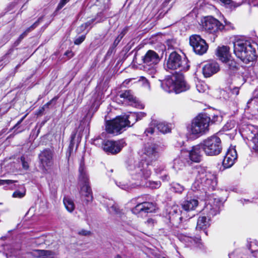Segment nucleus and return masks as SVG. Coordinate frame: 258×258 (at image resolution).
Returning a JSON list of instances; mask_svg holds the SVG:
<instances>
[{
    "instance_id": "nucleus-1",
    "label": "nucleus",
    "mask_w": 258,
    "mask_h": 258,
    "mask_svg": "<svg viewBox=\"0 0 258 258\" xmlns=\"http://www.w3.org/2000/svg\"><path fill=\"white\" fill-rule=\"evenodd\" d=\"M256 44L248 40L239 39L233 43L234 52L243 62L253 61L256 58Z\"/></svg>"
},
{
    "instance_id": "nucleus-2",
    "label": "nucleus",
    "mask_w": 258,
    "mask_h": 258,
    "mask_svg": "<svg viewBox=\"0 0 258 258\" xmlns=\"http://www.w3.org/2000/svg\"><path fill=\"white\" fill-rule=\"evenodd\" d=\"M160 82L161 87L168 93L175 92L176 93H179L190 88L189 85L184 80L182 74H173L171 77L161 81Z\"/></svg>"
},
{
    "instance_id": "nucleus-3",
    "label": "nucleus",
    "mask_w": 258,
    "mask_h": 258,
    "mask_svg": "<svg viewBox=\"0 0 258 258\" xmlns=\"http://www.w3.org/2000/svg\"><path fill=\"white\" fill-rule=\"evenodd\" d=\"M153 164L144 160L136 162L133 165H130L128 169L131 172L133 179L136 180V185L144 184L151 174V167Z\"/></svg>"
},
{
    "instance_id": "nucleus-4",
    "label": "nucleus",
    "mask_w": 258,
    "mask_h": 258,
    "mask_svg": "<svg viewBox=\"0 0 258 258\" xmlns=\"http://www.w3.org/2000/svg\"><path fill=\"white\" fill-rule=\"evenodd\" d=\"M198 204V201L195 199L184 201L181 204L184 212L180 210L178 206L173 205L169 212V219L170 223L175 226H178L183 218V215H184L185 212L194 211Z\"/></svg>"
},
{
    "instance_id": "nucleus-5",
    "label": "nucleus",
    "mask_w": 258,
    "mask_h": 258,
    "mask_svg": "<svg viewBox=\"0 0 258 258\" xmlns=\"http://www.w3.org/2000/svg\"><path fill=\"white\" fill-rule=\"evenodd\" d=\"M137 116L136 112L131 113L123 116H118L106 122V130L109 134L117 135L124 127L132 126L137 121Z\"/></svg>"
},
{
    "instance_id": "nucleus-6",
    "label": "nucleus",
    "mask_w": 258,
    "mask_h": 258,
    "mask_svg": "<svg viewBox=\"0 0 258 258\" xmlns=\"http://www.w3.org/2000/svg\"><path fill=\"white\" fill-rule=\"evenodd\" d=\"M222 206L221 201L219 198L211 199L209 200L204 211L207 213L208 217L206 216L199 217L197 221V229H205L210 225V218L218 214Z\"/></svg>"
},
{
    "instance_id": "nucleus-7",
    "label": "nucleus",
    "mask_w": 258,
    "mask_h": 258,
    "mask_svg": "<svg viewBox=\"0 0 258 258\" xmlns=\"http://www.w3.org/2000/svg\"><path fill=\"white\" fill-rule=\"evenodd\" d=\"M211 118L207 114H199L187 127L188 134L194 137H199L208 132Z\"/></svg>"
},
{
    "instance_id": "nucleus-8",
    "label": "nucleus",
    "mask_w": 258,
    "mask_h": 258,
    "mask_svg": "<svg viewBox=\"0 0 258 258\" xmlns=\"http://www.w3.org/2000/svg\"><path fill=\"white\" fill-rule=\"evenodd\" d=\"M164 68L168 71H187L189 68L188 59L185 56L182 57L177 52L174 51L170 54L164 64Z\"/></svg>"
},
{
    "instance_id": "nucleus-9",
    "label": "nucleus",
    "mask_w": 258,
    "mask_h": 258,
    "mask_svg": "<svg viewBox=\"0 0 258 258\" xmlns=\"http://www.w3.org/2000/svg\"><path fill=\"white\" fill-rule=\"evenodd\" d=\"M203 151L207 156H214L220 154L222 150V145L220 138L213 135L201 142Z\"/></svg>"
},
{
    "instance_id": "nucleus-10",
    "label": "nucleus",
    "mask_w": 258,
    "mask_h": 258,
    "mask_svg": "<svg viewBox=\"0 0 258 258\" xmlns=\"http://www.w3.org/2000/svg\"><path fill=\"white\" fill-rule=\"evenodd\" d=\"M196 180L204 189L213 190L217 185L216 176L204 168L199 169Z\"/></svg>"
},
{
    "instance_id": "nucleus-11",
    "label": "nucleus",
    "mask_w": 258,
    "mask_h": 258,
    "mask_svg": "<svg viewBox=\"0 0 258 258\" xmlns=\"http://www.w3.org/2000/svg\"><path fill=\"white\" fill-rule=\"evenodd\" d=\"M202 23L203 28L210 33L216 34L224 29V25L212 16L204 17Z\"/></svg>"
},
{
    "instance_id": "nucleus-12",
    "label": "nucleus",
    "mask_w": 258,
    "mask_h": 258,
    "mask_svg": "<svg viewBox=\"0 0 258 258\" xmlns=\"http://www.w3.org/2000/svg\"><path fill=\"white\" fill-rule=\"evenodd\" d=\"M142 151L146 156L144 160L153 164L159 157L160 147L156 144L147 143L144 145Z\"/></svg>"
},
{
    "instance_id": "nucleus-13",
    "label": "nucleus",
    "mask_w": 258,
    "mask_h": 258,
    "mask_svg": "<svg viewBox=\"0 0 258 258\" xmlns=\"http://www.w3.org/2000/svg\"><path fill=\"white\" fill-rule=\"evenodd\" d=\"M189 43L195 52L199 55L205 53L208 49L206 41L198 35H191L189 38Z\"/></svg>"
},
{
    "instance_id": "nucleus-14",
    "label": "nucleus",
    "mask_w": 258,
    "mask_h": 258,
    "mask_svg": "<svg viewBox=\"0 0 258 258\" xmlns=\"http://www.w3.org/2000/svg\"><path fill=\"white\" fill-rule=\"evenodd\" d=\"M200 143L194 146L187 151H182L190 164L191 162L200 163L203 159V147Z\"/></svg>"
},
{
    "instance_id": "nucleus-15",
    "label": "nucleus",
    "mask_w": 258,
    "mask_h": 258,
    "mask_svg": "<svg viewBox=\"0 0 258 258\" xmlns=\"http://www.w3.org/2000/svg\"><path fill=\"white\" fill-rule=\"evenodd\" d=\"M125 143L122 140H107L102 144L103 150L107 154L114 155L118 153L124 146Z\"/></svg>"
},
{
    "instance_id": "nucleus-16",
    "label": "nucleus",
    "mask_w": 258,
    "mask_h": 258,
    "mask_svg": "<svg viewBox=\"0 0 258 258\" xmlns=\"http://www.w3.org/2000/svg\"><path fill=\"white\" fill-rule=\"evenodd\" d=\"M155 210L154 205L152 203L144 202L140 203L132 209L133 214L138 216H146L149 213H151Z\"/></svg>"
},
{
    "instance_id": "nucleus-17",
    "label": "nucleus",
    "mask_w": 258,
    "mask_h": 258,
    "mask_svg": "<svg viewBox=\"0 0 258 258\" xmlns=\"http://www.w3.org/2000/svg\"><path fill=\"white\" fill-rule=\"evenodd\" d=\"M53 152L50 149H45L39 155L40 163L43 168L46 169L53 164Z\"/></svg>"
},
{
    "instance_id": "nucleus-18",
    "label": "nucleus",
    "mask_w": 258,
    "mask_h": 258,
    "mask_svg": "<svg viewBox=\"0 0 258 258\" xmlns=\"http://www.w3.org/2000/svg\"><path fill=\"white\" fill-rule=\"evenodd\" d=\"M220 70L218 63L216 61H210L204 64L202 72L206 78H208L217 73Z\"/></svg>"
},
{
    "instance_id": "nucleus-19",
    "label": "nucleus",
    "mask_w": 258,
    "mask_h": 258,
    "mask_svg": "<svg viewBox=\"0 0 258 258\" xmlns=\"http://www.w3.org/2000/svg\"><path fill=\"white\" fill-rule=\"evenodd\" d=\"M237 157V152L235 149H228L223 160V166L226 168L231 167L234 164Z\"/></svg>"
},
{
    "instance_id": "nucleus-20",
    "label": "nucleus",
    "mask_w": 258,
    "mask_h": 258,
    "mask_svg": "<svg viewBox=\"0 0 258 258\" xmlns=\"http://www.w3.org/2000/svg\"><path fill=\"white\" fill-rule=\"evenodd\" d=\"M159 55L153 50H148L143 58V62L149 66H154L160 61Z\"/></svg>"
},
{
    "instance_id": "nucleus-21",
    "label": "nucleus",
    "mask_w": 258,
    "mask_h": 258,
    "mask_svg": "<svg viewBox=\"0 0 258 258\" xmlns=\"http://www.w3.org/2000/svg\"><path fill=\"white\" fill-rule=\"evenodd\" d=\"M246 138L252 144V149L258 152V130L252 126L248 127Z\"/></svg>"
},
{
    "instance_id": "nucleus-22",
    "label": "nucleus",
    "mask_w": 258,
    "mask_h": 258,
    "mask_svg": "<svg viewBox=\"0 0 258 258\" xmlns=\"http://www.w3.org/2000/svg\"><path fill=\"white\" fill-rule=\"evenodd\" d=\"M119 97L123 99L124 102H126L129 105L136 107H139L140 105L138 100L132 93L130 90H125L119 94Z\"/></svg>"
},
{
    "instance_id": "nucleus-23",
    "label": "nucleus",
    "mask_w": 258,
    "mask_h": 258,
    "mask_svg": "<svg viewBox=\"0 0 258 258\" xmlns=\"http://www.w3.org/2000/svg\"><path fill=\"white\" fill-rule=\"evenodd\" d=\"M81 199L82 202L88 204L93 200L91 188L89 184H84L80 190Z\"/></svg>"
},
{
    "instance_id": "nucleus-24",
    "label": "nucleus",
    "mask_w": 258,
    "mask_h": 258,
    "mask_svg": "<svg viewBox=\"0 0 258 258\" xmlns=\"http://www.w3.org/2000/svg\"><path fill=\"white\" fill-rule=\"evenodd\" d=\"M186 164H190L182 151L180 155L173 160V168L176 171L182 169Z\"/></svg>"
},
{
    "instance_id": "nucleus-25",
    "label": "nucleus",
    "mask_w": 258,
    "mask_h": 258,
    "mask_svg": "<svg viewBox=\"0 0 258 258\" xmlns=\"http://www.w3.org/2000/svg\"><path fill=\"white\" fill-rule=\"evenodd\" d=\"M151 125L156 126L158 130L163 134L170 133L171 130V125L164 121L153 120L151 122Z\"/></svg>"
},
{
    "instance_id": "nucleus-26",
    "label": "nucleus",
    "mask_w": 258,
    "mask_h": 258,
    "mask_svg": "<svg viewBox=\"0 0 258 258\" xmlns=\"http://www.w3.org/2000/svg\"><path fill=\"white\" fill-rule=\"evenodd\" d=\"M223 62L226 71L230 75L235 73L238 69V64L231 57Z\"/></svg>"
},
{
    "instance_id": "nucleus-27",
    "label": "nucleus",
    "mask_w": 258,
    "mask_h": 258,
    "mask_svg": "<svg viewBox=\"0 0 258 258\" xmlns=\"http://www.w3.org/2000/svg\"><path fill=\"white\" fill-rule=\"evenodd\" d=\"M217 54L219 59L222 61H225L231 57L229 54V48L226 46L219 47L217 49Z\"/></svg>"
},
{
    "instance_id": "nucleus-28",
    "label": "nucleus",
    "mask_w": 258,
    "mask_h": 258,
    "mask_svg": "<svg viewBox=\"0 0 258 258\" xmlns=\"http://www.w3.org/2000/svg\"><path fill=\"white\" fill-rule=\"evenodd\" d=\"M108 210L110 213L118 215L121 218L124 222L123 226L124 225L129 224L128 222H126L124 221V220L126 219V216L124 215L122 210H120L117 205L116 204L112 205L110 207L108 208Z\"/></svg>"
},
{
    "instance_id": "nucleus-29",
    "label": "nucleus",
    "mask_w": 258,
    "mask_h": 258,
    "mask_svg": "<svg viewBox=\"0 0 258 258\" xmlns=\"http://www.w3.org/2000/svg\"><path fill=\"white\" fill-rule=\"evenodd\" d=\"M32 254L34 257L39 258L52 257L54 253L49 250L37 249L33 251Z\"/></svg>"
},
{
    "instance_id": "nucleus-30",
    "label": "nucleus",
    "mask_w": 258,
    "mask_h": 258,
    "mask_svg": "<svg viewBox=\"0 0 258 258\" xmlns=\"http://www.w3.org/2000/svg\"><path fill=\"white\" fill-rule=\"evenodd\" d=\"M79 178L80 182L84 184H88V176L85 170L84 163L81 161L79 169Z\"/></svg>"
},
{
    "instance_id": "nucleus-31",
    "label": "nucleus",
    "mask_w": 258,
    "mask_h": 258,
    "mask_svg": "<svg viewBox=\"0 0 258 258\" xmlns=\"http://www.w3.org/2000/svg\"><path fill=\"white\" fill-rule=\"evenodd\" d=\"M248 250L254 257H258V242L255 241H251L248 246Z\"/></svg>"
},
{
    "instance_id": "nucleus-32",
    "label": "nucleus",
    "mask_w": 258,
    "mask_h": 258,
    "mask_svg": "<svg viewBox=\"0 0 258 258\" xmlns=\"http://www.w3.org/2000/svg\"><path fill=\"white\" fill-rule=\"evenodd\" d=\"M42 17H41L38 19V20L35 22L32 25L29 27L25 32H24L19 37L18 40L21 41L31 31L36 28L39 23L42 21Z\"/></svg>"
},
{
    "instance_id": "nucleus-33",
    "label": "nucleus",
    "mask_w": 258,
    "mask_h": 258,
    "mask_svg": "<svg viewBox=\"0 0 258 258\" xmlns=\"http://www.w3.org/2000/svg\"><path fill=\"white\" fill-rule=\"evenodd\" d=\"M63 204L66 209L69 212H72L75 209V205L73 201L69 198L64 197Z\"/></svg>"
},
{
    "instance_id": "nucleus-34",
    "label": "nucleus",
    "mask_w": 258,
    "mask_h": 258,
    "mask_svg": "<svg viewBox=\"0 0 258 258\" xmlns=\"http://www.w3.org/2000/svg\"><path fill=\"white\" fill-rule=\"evenodd\" d=\"M178 238L180 241L185 242L187 245H190L195 242L194 237L182 234L179 235Z\"/></svg>"
},
{
    "instance_id": "nucleus-35",
    "label": "nucleus",
    "mask_w": 258,
    "mask_h": 258,
    "mask_svg": "<svg viewBox=\"0 0 258 258\" xmlns=\"http://www.w3.org/2000/svg\"><path fill=\"white\" fill-rule=\"evenodd\" d=\"M219 1H220L223 4H224L226 7L231 9L237 8L240 5L239 4H237L232 0H219Z\"/></svg>"
},
{
    "instance_id": "nucleus-36",
    "label": "nucleus",
    "mask_w": 258,
    "mask_h": 258,
    "mask_svg": "<svg viewBox=\"0 0 258 258\" xmlns=\"http://www.w3.org/2000/svg\"><path fill=\"white\" fill-rule=\"evenodd\" d=\"M171 188L175 192L178 194H181L184 189V187L183 185L176 182H173L171 184Z\"/></svg>"
},
{
    "instance_id": "nucleus-37",
    "label": "nucleus",
    "mask_w": 258,
    "mask_h": 258,
    "mask_svg": "<svg viewBox=\"0 0 258 258\" xmlns=\"http://www.w3.org/2000/svg\"><path fill=\"white\" fill-rule=\"evenodd\" d=\"M26 195V189L25 187L22 186L20 189L17 190L14 192L13 197L15 198H22Z\"/></svg>"
},
{
    "instance_id": "nucleus-38",
    "label": "nucleus",
    "mask_w": 258,
    "mask_h": 258,
    "mask_svg": "<svg viewBox=\"0 0 258 258\" xmlns=\"http://www.w3.org/2000/svg\"><path fill=\"white\" fill-rule=\"evenodd\" d=\"M143 87L146 90L150 91L151 90V86L149 82L145 77H142L139 80Z\"/></svg>"
},
{
    "instance_id": "nucleus-39",
    "label": "nucleus",
    "mask_w": 258,
    "mask_h": 258,
    "mask_svg": "<svg viewBox=\"0 0 258 258\" xmlns=\"http://www.w3.org/2000/svg\"><path fill=\"white\" fill-rule=\"evenodd\" d=\"M126 30L124 29L121 32V33L118 35V36L115 39L113 44V46L114 47H116L118 45V44L119 43V42L122 39L123 37L124 36Z\"/></svg>"
},
{
    "instance_id": "nucleus-40",
    "label": "nucleus",
    "mask_w": 258,
    "mask_h": 258,
    "mask_svg": "<svg viewBox=\"0 0 258 258\" xmlns=\"http://www.w3.org/2000/svg\"><path fill=\"white\" fill-rule=\"evenodd\" d=\"M116 184L120 188L124 189V190H128L131 189V188H132L133 187H134L135 186H137L136 184H135V185H134L133 184H132V186L129 185L127 184L122 183L121 182H119L118 183L116 182Z\"/></svg>"
},
{
    "instance_id": "nucleus-41",
    "label": "nucleus",
    "mask_w": 258,
    "mask_h": 258,
    "mask_svg": "<svg viewBox=\"0 0 258 258\" xmlns=\"http://www.w3.org/2000/svg\"><path fill=\"white\" fill-rule=\"evenodd\" d=\"M229 258H244L241 254V251L239 249H236L233 252L229 254Z\"/></svg>"
},
{
    "instance_id": "nucleus-42",
    "label": "nucleus",
    "mask_w": 258,
    "mask_h": 258,
    "mask_svg": "<svg viewBox=\"0 0 258 258\" xmlns=\"http://www.w3.org/2000/svg\"><path fill=\"white\" fill-rule=\"evenodd\" d=\"M222 116L221 115H214L212 116V118L211 119L210 122L214 123H218L222 121Z\"/></svg>"
},
{
    "instance_id": "nucleus-43",
    "label": "nucleus",
    "mask_w": 258,
    "mask_h": 258,
    "mask_svg": "<svg viewBox=\"0 0 258 258\" xmlns=\"http://www.w3.org/2000/svg\"><path fill=\"white\" fill-rule=\"evenodd\" d=\"M258 103V98H251L250 99L247 103V107L248 108H250V106H251V105H255L256 104H257Z\"/></svg>"
},
{
    "instance_id": "nucleus-44",
    "label": "nucleus",
    "mask_w": 258,
    "mask_h": 258,
    "mask_svg": "<svg viewBox=\"0 0 258 258\" xmlns=\"http://www.w3.org/2000/svg\"><path fill=\"white\" fill-rule=\"evenodd\" d=\"M85 38V35H82L75 39L74 43L76 45H79L84 41Z\"/></svg>"
},
{
    "instance_id": "nucleus-45",
    "label": "nucleus",
    "mask_w": 258,
    "mask_h": 258,
    "mask_svg": "<svg viewBox=\"0 0 258 258\" xmlns=\"http://www.w3.org/2000/svg\"><path fill=\"white\" fill-rule=\"evenodd\" d=\"M154 127L155 126H154V125H151V123L150 124V126L148 128H147L144 132L146 136H148L149 134H153V133L154 132Z\"/></svg>"
},
{
    "instance_id": "nucleus-46",
    "label": "nucleus",
    "mask_w": 258,
    "mask_h": 258,
    "mask_svg": "<svg viewBox=\"0 0 258 258\" xmlns=\"http://www.w3.org/2000/svg\"><path fill=\"white\" fill-rule=\"evenodd\" d=\"M21 161L22 163L23 168L25 170H27L29 168V164L25 160L24 156L21 157Z\"/></svg>"
},
{
    "instance_id": "nucleus-47",
    "label": "nucleus",
    "mask_w": 258,
    "mask_h": 258,
    "mask_svg": "<svg viewBox=\"0 0 258 258\" xmlns=\"http://www.w3.org/2000/svg\"><path fill=\"white\" fill-rule=\"evenodd\" d=\"M150 185L152 188H157L160 186L161 182L160 181H152L150 182Z\"/></svg>"
},
{
    "instance_id": "nucleus-48",
    "label": "nucleus",
    "mask_w": 258,
    "mask_h": 258,
    "mask_svg": "<svg viewBox=\"0 0 258 258\" xmlns=\"http://www.w3.org/2000/svg\"><path fill=\"white\" fill-rule=\"evenodd\" d=\"M16 182V181L12 180H0V185H4V184H12L14 182Z\"/></svg>"
},
{
    "instance_id": "nucleus-49",
    "label": "nucleus",
    "mask_w": 258,
    "mask_h": 258,
    "mask_svg": "<svg viewBox=\"0 0 258 258\" xmlns=\"http://www.w3.org/2000/svg\"><path fill=\"white\" fill-rule=\"evenodd\" d=\"M146 114L143 112H140L136 113L137 121L142 119L143 117L146 116Z\"/></svg>"
},
{
    "instance_id": "nucleus-50",
    "label": "nucleus",
    "mask_w": 258,
    "mask_h": 258,
    "mask_svg": "<svg viewBox=\"0 0 258 258\" xmlns=\"http://www.w3.org/2000/svg\"><path fill=\"white\" fill-rule=\"evenodd\" d=\"M69 1V0H60L57 6V9H61Z\"/></svg>"
},
{
    "instance_id": "nucleus-51",
    "label": "nucleus",
    "mask_w": 258,
    "mask_h": 258,
    "mask_svg": "<svg viewBox=\"0 0 258 258\" xmlns=\"http://www.w3.org/2000/svg\"><path fill=\"white\" fill-rule=\"evenodd\" d=\"M234 126V123L232 122H227L226 124L225 125L224 127L226 130H230L233 128Z\"/></svg>"
},
{
    "instance_id": "nucleus-52",
    "label": "nucleus",
    "mask_w": 258,
    "mask_h": 258,
    "mask_svg": "<svg viewBox=\"0 0 258 258\" xmlns=\"http://www.w3.org/2000/svg\"><path fill=\"white\" fill-rule=\"evenodd\" d=\"M239 91V88L236 87H234L233 89H232L231 90V92L232 94L235 95H238Z\"/></svg>"
},
{
    "instance_id": "nucleus-53",
    "label": "nucleus",
    "mask_w": 258,
    "mask_h": 258,
    "mask_svg": "<svg viewBox=\"0 0 258 258\" xmlns=\"http://www.w3.org/2000/svg\"><path fill=\"white\" fill-rule=\"evenodd\" d=\"M79 234L84 236L89 235L90 234V232L85 230H81L78 232Z\"/></svg>"
},
{
    "instance_id": "nucleus-54",
    "label": "nucleus",
    "mask_w": 258,
    "mask_h": 258,
    "mask_svg": "<svg viewBox=\"0 0 258 258\" xmlns=\"http://www.w3.org/2000/svg\"><path fill=\"white\" fill-rule=\"evenodd\" d=\"M203 85L201 84H199L197 85V89L199 92H204L205 91V89L203 87Z\"/></svg>"
},
{
    "instance_id": "nucleus-55",
    "label": "nucleus",
    "mask_w": 258,
    "mask_h": 258,
    "mask_svg": "<svg viewBox=\"0 0 258 258\" xmlns=\"http://www.w3.org/2000/svg\"><path fill=\"white\" fill-rule=\"evenodd\" d=\"M64 55L67 56L69 58H70L72 57H73L74 54L72 51L68 50L65 52Z\"/></svg>"
},
{
    "instance_id": "nucleus-56",
    "label": "nucleus",
    "mask_w": 258,
    "mask_h": 258,
    "mask_svg": "<svg viewBox=\"0 0 258 258\" xmlns=\"http://www.w3.org/2000/svg\"><path fill=\"white\" fill-rule=\"evenodd\" d=\"M224 23H225V25H224V27L226 26H228L229 27H231V23L230 22L227 21L226 20H224Z\"/></svg>"
},
{
    "instance_id": "nucleus-57",
    "label": "nucleus",
    "mask_w": 258,
    "mask_h": 258,
    "mask_svg": "<svg viewBox=\"0 0 258 258\" xmlns=\"http://www.w3.org/2000/svg\"><path fill=\"white\" fill-rule=\"evenodd\" d=\"M170 1H171V0H165V1L164 2V3H163V6H164V7H165V6L167 5V4L168 3H169V2H170Z\"/></svg>"
},
{
    "instance_id": "nucleus-58",
    "label": "nucleus",
    "mask_w": 258,
    "mask_h": 258,
    "mask_svg": "<svg viewBox=\"0 0 258 258\" xmlns=\"http://www.w3.org/2000/svg\"><path fill=\"white\" fill-rule=\"evenodd\" d=\"M24 118H25V116H24V117H23V118H21V119H20V120L18 122V123H17L16 125H18V124H20V123L22 122V121L23 120V119H24Z\"/></svg>"
},
{
    "instance_id": "nucleus-59",
    "label": "nucleus",
    "mask_w": 258,
    "mask_h": 258,
    "mask_svg": "<svg viewBox=\"0 0 258 258\" xmlns=\"http://www.w3.org/2000/svg\"><path fill=\"white\" fill-rule=\"evenodd\" d=\"M114 258H122L120 255L118 254L115 256Z\"/></svg>"
},
{
    "instance_id": "nucleus-60",
    "label": "nucleus",
    "mask_w": 258,
    "mask_h": 258,
    "mask_svg": "<svg viewBox=\"0 0 258 258\" xmlns=\"http://www.w3.org/2000/svg\"><path fill=\"white\" fill-rule=\"evenodd\" d=\"M75 135H74L72 136V141H71V142H73V140H74V138H75Z\"/></svg>"
},
{
    "instance_id": "nucleus-61",
    "label": "nucleus",
    "mask_w": 258,
    "mask_h": 258,
    "mask_svg": "<svg viewBox=\"0 0 258 258\" xmlns=\"http://www.w3.org/2000/svg\"><path fill=\"white\" fill-rule=\"evenodd\" d=\"M153 220L152 219H149V220H148V223L152 222H153Z\"/></svg>"
},
{
    "instance_id": "nucleus-62",
    "label": "nucleus",
    "mask_w": 258,
    "mask_h": 258,
    "mask_svg": "<svg viewBox=\"0 0 258 258\" xmlns=\"http://www.w3.org/2000/svg\"><path fill=\"white\" fill-rule=\"evenodd\" d=\"M111 172H112L113 171V170L112 169H111L110 171Z\"/></svg>"
},
{
    "instance_id": "nucleus-63",
    "label": "nucleus",
    "mask_w": 258,
    "mask_h": 258,
    "mask_svg": "<svg viewBox=\"0 0 258 258\" xmlns=\"http://www.w3.org/2000/svg\"><path fill=\"white\" fill-rule=\"evenodd\" d=\"M194 216V214H193L192 215H191V216H190V217H193Z\"/></svg>"
},
{
    "instance_id": "nucleus-64",
    "label": "nucleus",
    "mask_w": 258,
    "mask_h": 258,
    "mask_svg": "<svg viewBox=\"0 0 258 258\" xmlns=\"http://www.w3.org/2000/svg\"><path fill=\"white\" fill-rule=\"evenodd\" d=\"M86 26H88L87 23L85 24Z\"/></svg>"
}]
</instances>
